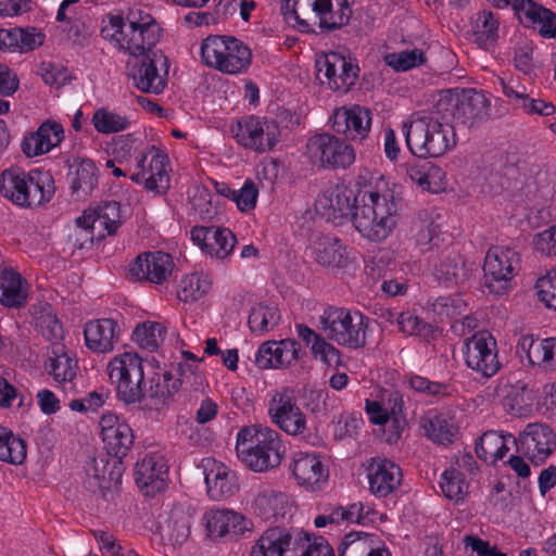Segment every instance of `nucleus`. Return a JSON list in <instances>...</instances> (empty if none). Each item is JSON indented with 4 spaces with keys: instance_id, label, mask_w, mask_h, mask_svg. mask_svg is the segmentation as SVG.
Returning a JSON list of instances; mask_svg holds the SVG:
<instances>
[{
    "instance_id": "1",
    "label": "nucleus",
    "mask_w": 556,
    "mask_h": 556,
    "mask_svg": "<svg viewBox=\"0 0 556 556\" xmlns=\"http://www.w3.org/2000/svg\"><path fill=\"white\" fill-rule=\"evenodd\" d=\"M408 150L418 159L439 157L452 150L457 136L447 118L435 105L429 112H416L402 124Z\"/></svg>"
},
{
    "instance_id": "2",
    "label": "nucleus",
    "mask_w": 556,
    "mask_h": 556,
    "mask_svg": "<svg viewBox=\"0 0 556 556\" xmlns=\"http://www.w3.org/2000/svg\"><path fill=\"white\" fill-rule=\"evenodd\" d=\"M361 206L353 213V225L367 240L381 242L387 239L397 224L401 197L388 191L383 194L364 191Z\"/></svg>"
},
{
    "instance_id": "3",
    "label": "nucleus",
    "mask_w": 556,
    "mask_h": 556,
    "mask_svg": "<svg viewBox=\"0 0 556 556\" xmlns=\"http://www.w3.org/2000/svg\"><path fill=\"white\" fill-rule=\"evenodd\" d=\"M0 192L17 206L36 207L52 199L55 187L48 172L34 169L26 173L20 167H11L1 173Z\"/></svg>"
},
{
    "instance_id": "4",
    "label": "nucleus",
    "mask_w": 556,
    "mask_h": 556,
    "mask_svg": "<svg viewBox=\"0 0 556 556\" xmlns=\"http://www.w3.org/2000/svg\"><path fill=\"white\" fill-rule=\"evenodd\" d=\"M236 452L250 469L262 472L278 467L285 450L276 430L254 426L238 432Z\"/></svg>"
},
{
    "instance_id": "5",
    "label": "nucleus",
    "mask_w": 556,
    "mask_h": 556,
    "mask_svg": "<svg viewBox=\"0 0 556 556\" xmlns=\"http://www.w3.org/2000/svg\"><path fill=\"white\" fill-rule=\"evenodd\" d=\"M110 25L115 30L112 38L117 41L119 49L137 58L153 53L161 38L159 24L141 10L129 11L126 17L112 15Z\"/></svg>"
},
{
    "instance_id": "6",
    "label": "nucleus",
    "mask_w": 556,
    "mask_h": 556,
    "mask_svg": "<svg viewBox=\"0 0 556 556\" xmlns=\"http://www.w3.org/2000/svg\"><path fill=\"white\" fill-rule=\"evenodd\" d=\"M441 113L454 128H473L491 116V102L482 91L475 89L448 90L437 104Z\"/></svg>"
},
{
    "instance_id": "7",
    "label": "nucleus",
    "mask_w": 556,
    "mask_h": 556,
    "mask_svg": "<svg viewBox=\"0 0 556 556\" xmlns=\"http://www.w3.org/2000/svg\"><path fill=\"white\" fill-rule=\"evenodd\" d=\"M201 55L205 64L227 74L245 72L252 61L250 48L231 36H208L202 41Z\"/></svg>"
},
{
    "instance_id": "8",
    "label": "nucleus",
    "mask_w": 556,
    "mask_h": 556,
    "mask_svg": "<svg viewBox=\"0 0 556 556\" xmlns=\"http://www.w3.org/2000/svg\"><path fill=\"white\" fill-rule=\"evenodd\" d=\"M368 317L344 307L330 306L320 316V324L329 340L340 345L358 349L366 343Z\"/></svg>"
},
{
    "instance_id": "9",
    "label": "nucleus",
    "mask_w": 556,
    "mask_h": 556,
    "mask_svg": "<svg viewBox=\"0 0 556 556\" xmlns=\"http://www.w3.org/2000/svg\"><path fill=\"white\" fill-rule=\"evenodd\" d=\"M109 376L116 383L117 396L126 404L144 399L142 359L134 353H124L109 363Z\"/></svg>"
},
{
    "instance_id": "10",
    "label": "nucleus",
    "mask_w": 556,
    "mask_h": 556,
    "mask_svg": "<svg viewBox=\"0 0 556 556\" xmlns=\"http://www.w3.org/2000/svg\"><path fill=\"white\" fill-rule=\"evenodd\" d=\"M306 154L313 164L324 169H346L356 156L351 144L329 132L312 136L306 143Z\"/></svg>"
},
{
    "instance_id": "11",
    "label": "nucleus",
    "mask_w": 556,
    "mask_h": 556,
    "mask_svg": "<svg viewBox=\"0 0 556 556\" xmlns=\"http://www.w3.org/2000/svg\"><path fill=\"white\" fill-rule=\"evenodd\" d=\"M122 223L121 204L116 201L102 202L93 210H86L76 218L78 230L74 233V247L79 250L90 248L96 229L106 230L111 236L116 233Z\"/></svg>"
},
{
    "instance_id": "12",
    "label": "nucleus",
    "mask_w": 556,
    "mask_h": 556,
    "mask_svg": "<svg viewBox=\"0 0 556 556\" xmlns=\"http://www.w3.org/2000/svg\"><path fill=\"white\" fill-rule=\"evenodd\" d=\"M230 130L239 144L257 153L273 150L280 138L276 121L255 115L242 117Z\"/></svg>"
},
{
    "instance_id": "13",
    "label": "nucleus",
    "mask_w": 556,
    "mask_h": 556,
    "mask_svg": "<svg viewBox=\"0 0 556 556\" xmlns=\"http://www.w3.org/2000/svg\"><path fill=\"white\" fill-rule=\"evenodd\" d=\"M520 268L519 254L506 247H492L486 252L483 273L484 286L491 293L502 295L510 287V280Z\"/></svg>"
},
{
    "instance_id": "14",
    "label": "nucleus",
    "mask_w": 556,
    "mask_h": 556,
    "mask_svg": "<svg viewBox=\"0 0 556 556\" xmlns=\"http://www.w3.org/2000/svg\"><path fill=\"white\" fill-rule=\"evenodd\" d=\"M191 378H193L194 383H198L199 379L201 380V376L197 375L190 365L181 363L173 365L170 371L155 372L149 379L150 386L144 390V399L155 409L169 406L182 383H192Z\"/></svg>"
},
{
    "instance_id": "15",
    "label": "nucleus",
    "mask_w": 556,
    "mask_h": 556,
    "mask_svg": "<svg viewBox=\"0 0 556 556\" xmlns=\"http://www.w3.org/2000/svg\"><path fill=\"white\" fill-rule=\"evenodd\" d=\"M168 70V58L161 50H156L136 60L129 76L140 91L160 94L167 86Z\"/></svg>"
},
{
    "instance_id": "16",
    "label": "nucleus",
    "mask_w": 556,
    "mask_h": 556,
    "mask_svg": "<svg viewBox=\"0 0 556 556\" xmlns=\"http://www.w3.org/2000/svg\"><path fill=\"white\" fill-rule=\"evenodd\" d=\"M508 437L516 444L517 452L534 465L543 463L556 448V434L546 424H529L518 438Z\"/></svg>"
},
{
    "instance_id": "17",
    "label": "nucleus",
    "mask_w": 556,
    "mask_h": 556,
    "mask_svg": "<svg viewBox=\"0 0 556 556\" xmlns=\"http://www.w3.org/2000/svg\"><path fill=\"white\" fill-rule=\"evenodd\" d=\"M364 191H355L344 185L333 186L316 200V210L328 220L340 225L343 220H353L356 206H361V194Z\"/></svg>"
},
{
    "instance_id": "18",
    "label": "nucleus",
    "mask_w": 556,
    "mask_h": 556,
    "mask_svg": "<svg viewBox=\"0 0 556 556\" xmlns=\"http://www.w3.org/2000/svg\"><path fill=\"white\" fill-rule=\"evenodd\" d=\"M268 414L271 421L287 434L299 435L306 430V416L290 389H283L273 395L268 404Z\"/></svg>"
},
{
    "instance_id": "19",
    "label": "nucleus",
    "mask_w": 556,
    "mask_h": 556,
    "mask_svg": "<svg viewBox=\"0 0 556 556\" xmlns=\"http://www.w3.org/2000/svg\"><path fill=\"white\" fill-rule=\"evenodd\" d=\"M496 340L489 331H479L466 342L465 362L483 377L494 376L501 368Z\"/></svg>"
},
{
    "instance_id": "20",
    "label": "nucleus",
    "mask_w": 556,
    "mask_h": 556,
    "mask_svg": "<svg viewBox=\"0 0 556 556\" xmlns=\"http://www.w3.org/2000/svg\"><path fill=\"white\" fill-rule=\"evenodd\" d=\"M331 127L351 140H363L367 137L371 125V112L361 105L336 109L331 116Z\"/></svg>"
},
{
    "instance_id": "21",
    "label": "nucleus",
    "mask_w": 556,
    "mask_h": 556,
    "mask_svg": "<svg viewBox=\"0 0 556 556\" xmlns=\"http://www.w3.org/2000/svg\"><path fill=\"white\" fill-rule=\"evenodd\" d=\"M520 23L539 31L543 38H556V13L533 0H513Z\"/></svg>"
},
{
    "instance_id": "22",
    "label": "nucleus",
    "mask_w": 556,
    "mask_h": 556,
    "mask_svg": "<svg viewBox=\"0 0 556 556\" xmlns=\"http://www.w3.org/2000/svg\"><path fill=\"white\" fill-rule=\"evenodd\" d=\"M191 240L207 254L217 258L228 256L237 242L236 236L228 228L218 226H194L191 231Z\"/></svg>"
},
{
    "instance_id": "23",
    "label": "nucleus",
    "mask_w": 556,
    "mask_h": 556,
    "mask_svg": "<svg viewBox=\"0 0 556 556\" xmlns=\"http://www.w3.org/2000/svg\"><path fill=\"white\" fill-rule=\"evenodd\" d=\"M201 466L203 468L207 495L212 500H226L237 491L236 476L223 463L214 458H204Z\"/></svg>"
},
{
    "instance_id": "24",
    "label": "nucleus",
    "mask_w": 556,
    "mask_h": 556,
    "mask_svg": "<svg viewBox=\"0 0 556 556\" xmlns=\"http://www.w3.org/2000/svg\"><path fill=\"white\" fill-rule=\"evenodd\" d=\"M432 275L440 286L448 289L463 286L469 277L465 261L453 249H446L437 256L432 264Z\"/></svg>"
},
{
    "instance_id": "25",
    "label": "nucleus",
    "mask_w": 556,
    "mask_h": 556,
    "mask_svg": "<svg viewBox=\"0 0 556 556\" xmlns=\"http://www.w3.org/2000/svg\"><path fill=\"white\" fill-rule=\"evenodd\" d=\"M370 492L378 497L393 493L402 481V470L387 458H372L367 466Z\"/></svg>"
},
{
    "instance_id": "26",
    "label": "nucleus",
    "mask_w": 556,
    "mask_h": 556,
    "mask_svg": "<svg viewBox=\"0 0 556 556\" xmlns=\"http://www.w3.org/2000/svg\"><path fill=\"white\" fill-rule=\"evenodd\" d=\"M518 350L526 354L529 364L543 372H556V337L523 336Z\"/></svg>"
},
{
    "instance_id": "27",
    "label": "nucleus",
    "mask_w": 556,
    "mask_h": 556,
    "mask_svg": "<svg viewBox=\"0 0 556 556\" xmlns=\"http://www.w3.org/2000/svg\"><path fill=\"white\" fill-rule=\"evenodd\" d=\"M173 265L172 256L165 252L146 253L129 265V275L137 280L162 283L170 275Z\"/></svg>"
},
{
    "instance_id": "28",
    "label": "nucleus",
    "mask_w": 556,
    "mask_h": 556,
    "mask_svg": "<svg viewBox=\"0 0 556 556\" xmlns=\"http://www.w3.org/2000/svg\"><path fill=\"white\" fill-rule=\"evenodd\" d=\"M300 350L293 339L267 341L258 348L255 363L261 369L288 367L298 361Z\"/></svg>"
},
{
    "instance_id": "29",
    "label": "nucleus",
    "mask_w": 556,
    "mask_h": 556,
    "mask_svg": "<svg viewBox=\"0 0 556 556\" xmlns=\"http://www.w3.org/2000/svg\"><path fill=\"white\" fill-rule=\"evenodd\" d=\"M135 481L147 495H154L166 486L167 466L160 455L146 456L135 466Z\"/></svg>"
},
{
    "instance_id": "30",
    "label": "nucleus",
    "mask_w": 556,
    "mask_h": 556,
    "mask_svg": "<svg viewBox=\"0 0 556 556\" xmlns=\"http://www.w3.org/2000/svg\"><path fill=\"white\" fill-rule=\"evenodd\" d=\"M86 345L96 353H106L113 350L119 339V328L112 318H102L86 324Z\"/></svg>"
},
{
    "instance_id": "31",
    "label": "nucleus",
    "mask_w": 556,
    "mask_h": 556,
    "mask_svg": "<svg viewBox=\"0 0 556 556\" xmlns=\"http://www.w3.org/2000/svg\"><path fill=\"white\" fill-rule=\"evenodd\" d=\"M419 422L425 435L435 444L450 445L459 434L454 417L445 413H429L420 417Z\"/></svg>"
},
{
    "instance_id": "32",
    "label": "nucleus",
    "mask_w": 556,
    "mask_h": 556,
    "mask_svg": "<svg viewBox=\"0 0 556 556\" xmlns=\"http://www.w3.org/2000/svg\"><path fill=\"white\" fill-rule=\"evenodd\" d=\"M46 36L36 27L0 29V50L27 53L42 46Z\"/></svg>"
},
{
    "instance_id": "33",
    "label": "nucleus",
    "mask_w": 556,
    "mask_h": 556,
    "mask_svg": "<svg viewBox=\"0 0 556 556\" xmlns=\"http://www.w3.org/2000/svg\"><path fill=\"white\" fill-rule=\"evenodd\" d=\"M312 9L319 17V26L327 31L349 24L352 9L348 0H314Z\"/></svg>"
},
{
    "instance_id": "34",
    "label": "nucleus",
    "mask_w": 556,
    "mask_h": 556,
    "mask_svg": "<svg viewBox=\"0 0 556 556\" xmlns=\"http://www.w3.org/2000/svg\"><path fill=\"white\" fill-rule=\"evenodd\" d=\"M27 281L12 268L0 270V303L9 308H21L27 303Z\"/></svg>"
},
{
    "instance_id": "35",
    "label": "nucleus",
    "mask_w": 556,
    "mask_h": 556,
    "mask_svg": "<svg viewBox=\"0 0 556 556\" xmlns=\"http://www.w3.org/2000/svg\"><path fill=\"white\" fill-rule=\"evenodd\" d=\"M291 545L292 535L287 529L269 528L252 546L250 556H288Z\"/></svg>"
},
{
    "instance_id": "36",
    "label": "nucleus",
    "mask_w": 556,
    "mask_h": 556,
    "mask_svg": "<svg viewBox=\"0 0 556 556\" xmlns=\"http://www.w3.org/2000/svg\"><path fill=\"white\" fill-rule=\"evenodd\" d=\"M191 511L189 507L175 505L164 523L159 528L164 540L173 545L184 544L190 535Z\"/></svg>"
},
{
    "instance_id": "37",
    "label": "nucleus",
    "mask_w": 556,
    "mask_h": 556,
    "mask_svg": "<svg viewBox=\"0 0 556 556\" xmlns=\"http://www.w3.org/2000/svg\"><path fill=\"white\" fill-rule=\"evenodd\" d=\"M141 155L150 156L149 165L146 166V189L157 194L165 193L169 188L168 156L154 146Z\"/></svg>"
},
{
    "instance_id": "38",
    "label": "nucleus",
    "mask_w": 556,
    "mask_h": 556,
    "mask_svg": "<svg viewBox=\"0 0 556 556\" xmlns=\"http://www.w3.org/2000/svg\"><path fill=\"white\" fill-rule=\"evenodd\" d=\"M292 473L300 485L314 488L319 482L325 481L328 473L314 454L299 453L293 459Z\"/></svg>"
},
{
    "instance_id": "39",
    "label": "nucleus",
    "mask_w": 556,
    "mask_h": 556,
    "mask_svg": "<svg viewBox=\"0 0 556 556\" xmlns=\"http://www.w3.org/2000/svg\"><path fill=\"white\" fill-rule=\"evenodd\" d=\"M68 179L73 193L81 191L88 195L98 185V174L94 163L89 159H74L70 165Z\"/></svg>"
},
{
    "instance_id": "40",
    "label": "nucleus",
    "mask_w": 556,
    "mask_h": 556,
    "mask_svg": "<svg viewBox=\"0 0 556 556\" xmlns=\"http://www.w3.org/2000/svg\"><path fill=\"white\" fill-rule=\"evenodd\" d=\"M315 261L329 268H343L350 263V253L337 238H325L315 249Z\"/></svg>"
},
{
    "instance_id": "41",
    "label": "nucleus",
    "mask_w": 556,
    "mask_h": 556,
    "mask_svg": "<svg viewBox=\"0 0 556 556\" xmlns=\"http://www.w3.org/2000/svg\"><path fill=\"white\" fill-rule=\"evenodd\" d=\"M339 556H390V553L387 548L376 547L367 533H349L339 546Z\"/></svg>"
},
{
    "instance_id": "42",
    "label": "nucleus",
    "mask_w": 556,
    "mask_h": 556,
    "mask_svg": "<svg viewBox=\"0 0 556 556\" xmlns=\"http://www.w3.org/2000/svg\"><path fill=\"white\" fill-rule=\"evenodd\" d=\"M27 455V446L23 439L12 430L0 425V460L13 465H22Z\"/></svg>"
},
{
    "instance_id": "43",
    "label": "nucleus",
    "mask_w": 556,
    "mask_h": 556,
    "mask_svg": "<svg viewBox=\"0 0 556 556\" xmlns=\"http://www.w3.org/2000/svg\"><path fill=\"white\" fill-rule=\"evenodd\" d=\"M49 374L58 382L72 381L76 376L77 362L72 358L63 345H55L49 356V365H46Z\"/></svg>"
},
{
    "instance_id": "44",
    "label": "nucleus",
    "mask_w": 556,
    "mask_h": 556,
    "mask_svg": "<svg viewBox=\"0 0 556 556\" xmlns=\"http://www.w3.org/2000/svg\"><path fill=\"white\" fill-rule=\"evenodd\" d=\"M287 495L282 492L266 489L257 494L254 500V510L264 520L277 518L285 515Z\"/></svg>"
},
{
    "instance_id": "45",
    "label": "nucleus",
    "mask_w": 556,
    "mask_h": 556,
    "mask_svg": "<svg viewBox=\"0 0 556 556\" xmlns=\"http://www.w3.org/2000/svg\"><path fill=\"white\" fill-rule=\"evenodd\" d=\"M108 454L114 456L121 468V460L127 455L134 444V433L129 425L117 426L114 431H109V438H103Z\"/></svg>"
},
{
    "instance_id": "46",
    "label": "nucleus",
    "mask_w": 556,
    "mask_h": 556,
    "mask_svg": "<svg viewBox=\"0 0 556 556\" xmlns=\"http://www.w3.org/2000/svg\"><path fill=\"white\" fill-rule=\"evenodd\" d=\"M280 314L276 305L258 303L252 307L248 325L252 332L264 333L279 324Z\"/></svg>"
},
{
    "instance_id": "47",
    "label": "nucleus",
    "mask_w": 556,
    "mask_h": 556,
    "mask_svg": "<svg viewBox=\"0 0 556 556\" xmlns=\"http://www.w3.org/2000/svg\"><path fill=\"white\" fill-rule=\"evenodd\" d=\"M212 281L203 275L191 274L181 279L177 298L182 302H197L202 299L211 289Z\"/></svg>"
},
{
    "instance_id": "48",
    "label": "nucleus",
    "mask_w": 556,
    "mask_h": 556,
    "mask_svg": "<svg viewBox=\"0 0 556 556\" xmlns=\"http://www.w3.org/2000/svg\"><path fill=\"white\" fill-rule=\"evenodd\" d=\"M92 124L100 134H113L127 129L130 122L125 115L100 108L93 113Z\"/></svg>"
},
{
    "instance_id": "49",
    "label": "nucleus",
    "mask_w": 556,
    "mask_h": 556,
    "mask_svg": "<svg viewBox=\"0 0 556 556\" xmlns=\"http://www.w3.org/2000/svg\"><path fill=\"white\" fill-rule=\"evenodd\" d=\"M498 18L491 11H480L472 17V29L479 43H488L497 39Z\"/></svg>"
},
{
    "instance_id": "50",
    "label": "nucleus",
    "mask_w": 556,
    "mask_h": 556,
    "mask_svg": "<svg viewBox=\"0 0 556 556\" xmlns=\"http://www.w3.org/2000/svg\"><path fill=\"white\" fill-rule=\"evenodd\" d=\"M384 62L396 72H406L414 67L424 65L427 56L424 50L415 48L400 52H391L384 55Z\"/></svg>"
},
{
    "instance_id": "51",
    "label": "nucleus",
    "mask_w": 556,
    "mask_h": 556,
    "mask_svg": "<svg viewBox=\"0 0 556 556\" xmlns=\"http://www.w3.org/2000/svg\"><path fill=\"white\" fill-rule=\"evenodd\" d=\"M241 515L228 509H213L206 514V529L210 535L225 536L230 534L231 522L240 520Z\"/></svg>"
},
{
    "instance_id": "52",
    "label": "nucleus",
    "mask_w": 556,
    "mask_h": 556,
    "mask_svg": "<svg viewBox=\"0 0 556 556\" xmlns=\"http://www.w3.org/2000/svg\"><path fill=\"white\" fill-rule=\"evenodd\" d=\"M340 66H344V56L330 52L316 60L317 78L321 85H327L338 80L340 74Z\"/></svg>"
},
{
    "instance_id": "53",
    "label": "nucleus",
    "mask_w": 556,
    "mask_h": 556,
    "mask_svg": "<svg viewBox=\"0 0 556 556\" xmlns=\"http://www.w3.org/2000/svg\"><path fill=\"white\" fill-rule=\"evenodd\" d=\"M165 332L160 323H143L138 325L132 333L134 340L146 350L153 352L159 346V339Z\"/></svg>"
},
{
    "instance_id": "54",
    "label": "nucleus",
    "mask_w": 556,
    "mask_h": 556,
    "mask_svg": "<svg viewBox=\"0 0 556 556\" xmlns=\"http://www.w3.org/2000/svg\"><path fill=\"white\" fill-rule=\"evenodd\" d=\"M409 387L416 392L424 393L430 396L447 397L453 393V389L445 382L431 381L422 376H412L408 379Z\"/></svg>"
},
{
    "instance_id": "55",
    "label": "nucleus",
    "mask_w": 556,
    "mask_h": 556,
    "mask_svg": "<svg viewBox=\"0 0 556 556\" xmlns=\"http://www.w3.org/2000/svg\"><path fill=\"white\" fill-rule=\"evenodd\" d=\"M503 446V434L496 431L484 432L476 442L475 451L477 456L485 462L492 463L495 453Z\"/></svg>"
},
{
    "instance_id": "56",
    "label": "nucleus",
    "mask_w": 556,
    "mask_h": 556,
    "mask_svg": "<svg viewBox=\"0 0 556 556\" xmlns=\"http://www.w3.org/2000/svg\"><path fill=\"white\" fill-rule=\"evenodd\" d=\"M443 494L455 502L464 498L467 494V484L465 483L462 473L452 469L445 470L442 475V481L440 482Z\"/></svg>"
},
{
    "instance_id": "57",
    "label": "nucleus",
    "mask_w": 556,
    "mask_h": 556,
    "mask_svg": "<svg viewBox=\"0 0 556 556\" xmlns=\"http://www.w3.org/2000/svg\"><path fill=\"white\" fill-rule=\"evenodd\" d=\"M527 391L528 384L521 381H518L514 386H509L503 397V405L505 409L513 415H521L525 406L527 405Z\"/></svg>"
},
{
    "instance_id": "58",
    "label": "nucleus",
    "mask_w": 556,
    "mask_h": 556,
    "mask_svg": "<svg viewBox=\"0 0 556 556\" xmlns=\"http://www.w3.org/2000/svg\"><path fill=\"white\" fill-rule=\"evenodd\" d=\"M358 73V66L344 58V66H340L338 80H334L332 84L329 83V88L333 91L346 93L356 84Z\"/></svg>"
},
{
    "instance_id": "59",
    "label": "nucleus",
    "mask_w": 556,
    "mask_h": 556,
    "mask_svg": "<svg viewBox=\"0 0 556 556\" xmlns=\"http://www.w3.org/2000/svg\"><path fill=\"white\" fill-rule=\"evenodd\" d=\"M396 321L400 331L408 336L427 337L431 331L430 325L410 312H404L400 314Z\"/></svg>"
},
{
    "instance_id": "60",
    "label": "nucleus",
    "mask_w": 556,
    "mask_h": 556,
    "mask_svg": "<svg viewBox=\"0 0 556 556\" xmlns=\"http://www.w3.org/2000/svg\"><path fill=\"white\" fill-rule=\"evenodd\" d=\"M292 546L294 553L300 549V556H334L331 546L321 538L319 541L315 540L314 542H311L308 535L305 536L303 542L292 539Z\"/></svg>"
},
{
    "instance_id": "61",
    "label": "nucleus",
    "mask_w": 556,
    "mask_h": 556,
    "mask_svg": "<svg viewBox=\"0 0 556 556\" xmlns=\"http://www.w3.org/2000/svg\"><path fill=\"white\" fill-rule=\"evenodd\" d=\"M118 462H113L112 469L109 471V476L101 475V478H97L91 475H87V479L84 481L85 488L92 492H100L104 495V491L111 489L113 481H117L121 478V468L117 466Z\"/></svg>"
},
{
    "instance_id": "62",
    "label": "nucleus",
    "mask_w": 556,
    "mask_h": 556,
    "mask_svg": "<svg viewBox=\"0 0 556 556\" xmlns=\"http://www.w3.org/2000/svg\"><path fill=\"white\" fill-rule=\"evenodd\" d=\"M538 295L548 308L556 311V270L547 273L536 281Z\"/></svg>"
},
{
    "instance_id": "63",
    "label": "nucleus",
    "mask_w": 556,
    "mask_h": 556,
    "mask_svg": "<svg viewBox=\"0 0 556 556\" xmlns=\"http://www.w3.org/2000/svg\"><path fill=\"white\" fill-rule=\"evenodd\" d=\"M36 137L42 139L43 147L49 146V151L61 143L64 137V130L61 124L54 121L42 123L36 130Z\"/></svg>"
},
{
    "instance_id": "64",
    "label": "nucleus",
    "mask_w": 556,
    "mask_h": 556,
    "mask_svg": "<svg viewBox=\"0 0 556 556\" xmlns=\"http://www.w3.org/2000/svg\"><path fill=\"white\" fill-rule=\"evenodd\" d=\"M258 190L252 180H247L240 190L231 192V200L236 202L240 211L254 208Z\"/></svg>"
}]
</instances>
